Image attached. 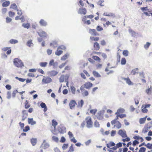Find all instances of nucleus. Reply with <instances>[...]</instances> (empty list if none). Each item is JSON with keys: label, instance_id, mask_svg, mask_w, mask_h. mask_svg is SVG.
Listing matches in <instances>:
<instances>
[{"label": "nucleus", "instance_id": "1", "mask_svg": "<svg viewBox=\"0 0 152 152\" xmlns=\"http://www.w3.org/2000/svg\"><path fill=\"white\" fill-rule=\"evenodd\" d=\"M85 121H83L81 124V126L82 127H83L85 125V122L86 124V126L88 128L92 127L93 125V123L92 121V118L90 116L87 117L85 119Z\"/></svg>", "mask_w": 152, "mask_h": 152}, {"label": "nucleus", "instance_id": "2", "mask_svg": "<svg viewBox=\"0 0 152 152\" xmlns=\"http://www.w3.org/2000/svg\"><path fill=\"white\" fill-rule=\"evenodd\" d=\"M14 65L17 67H21L23 66V64L22 61L18 58H15L13 61Z\"/></svg>", "mask_w": 152, "mask_h": 152}, {"label": "nucleus", "instance_id": "3", "mask_svg": "<svg viewBox=\"0 0 152 152\" xmlns=\"http://www.w3.org/2000/svg\"><path fill=\"white\" fill-rule=\"evenodd\" d=\"M66 49L65 46L63 45H61L58 47L57 48V50L55 52V54L57 56H59L62 53V50H64Z\"/></svg>", "mask_w": 152, "mask_h": 152}, {"label": "nucleus", "instance_id": "4", "mask_svg": "<svg viewBox=\"0 0 152 152\" xmlns=\"http://www.w3.org/2000/svg\"><path fill=\"white\" fill-rule=\"evenodd\" d=\"M69 77V76L68 74L65 75H62L59 78V81L60 82H63L64 80L65 82H67V84L68 80Z\"/></svg>", "mask_w": 152, "mask_h": 152}, {"label": "nucleus", "instance_id": "5", "mask_svg": "<svg viewBox=\"0 0 152 152\" xmlns=\"http://www.w3.org/2000/svg\"><path fill=\"white\" fill-rule=\"evenodd\" d=\"M77 104L76 101L74 100H71L69 103V106L71 109H74Z\"/></svg>", "mask_w": 152, "mask_h": 152}, {"label": "nucleus", "instance_id": "6", "mask_svg": "<svg viewBox=\"0 0 152 152\" xmlns=\"http://www.w3.org/2000/svg\"><path fill=\"white\" fill-rule=\"evenodd\" d=\"M52 79L49 77H44L42 80V82L45 84H47L51 82Z\"/></svg>", "mask_w": 152, "mask_h": 152}, {"label": "nucleus", "instance_id": "7", "mask_svg": "<svg viewBox=\"0 0 152 152\" xmlns=\"http://www.w3.org/2000/svg\"><path fill=\"white\" fill-rule=\"evenodd\" d=\"M150 104H143L142 106V111L144 113H147L148 110L146 109V108H149L151 106Z\"/></svg>", "mask_w": 152, "mask_h": 152}, {"label": "nucleus", "instance_id": "8", "mask_svg": "<svg viewBox=\"0 0 152 152\" xmlns=\"http://www.w3.org/2000/svg\"><path fill=\"white\" fill-rule=\"evenodd\" d=\"M89 33L92 35L96 36L99 35V34L97 32L96 29H90Z\"/></svg>", "mask_w": 152, "mask_h": 152}, {"label": "nucleus", "instance_id": "9", "mask_svg": "<svg viewBox=\"0 0 152 152\" xmlns=\"http://www.w3.org/2000/svg\"><path fill=\"white\" fill-rule=\"evenodd\" d=\"M92 86L93 84L89 82H86L84 85H83V88L88 89H90Z\"/></svg>", "mask_w": 152, "mask_h": 152}, {"label": "nucleus", "instance_id": "10", "mask_svg": "<svg viewBox=\"0 0 152 152\" xmlns=\"http://www.w3.org/2000/svg\"><path fill=\"white\" fill-rule=\"evenodd\" d=\"M87 12V11L86 9L85 8H80L78 11V13L81 14L85 15Z\"/></svg>", "mask_w": 152, "mask_h": 152}, {"label": "nucleus", "instance_id": "11", "mask_svg": "<svg viewBox=\"0 0 152 152\" xmlns=\"http://www.w3.org/2000/svg\"><path fill=\"white\" fill-rule=\"evenodd\" d=\"M118 134L121 135L123 138H125L127 137L126 132L122 130H120L118 132Z\"/></svg>", "mask_w": 152, "mask_h": 152}, {"label": "nucleus", "instance_id": "12", "mask_svg": "<svg viewBox=\"0 0 152 152\" xmlns=\"http://www.w3.org/2000/svg\"><path fill=\"white\" fill-rule=\"evenodd\" d=\"M37 33L39 36L42 37H45L47 36V33L44 31H40Z\"/></svg>", "mask_w": 152, "mask_h": 152}, {"label": "nucleus", "instance_id": "13", "mask_svg": "<svg viewBox=\"0 0 152 152\" xmlns=\"http://www.w3.org/2000/svg\"><path fill=\"white\" fill-rule=\"evenodd\" d=\"M22 120L24 121L28 116L27 112L26 110H23L22 112Z\"/></svg>", "mask_w": 152, "mask_h": 152}, {"label": "nucleus", "instance_id": "14", "mask_svg": "<svg viewBox=\"0 0 152 152\" xmlns=\"http://www.w3.org/2000/svg\"><path fill=\"white\" fill-rule=\"evenodd\" d=\"M39 23L41 26H46L47 25V22L43 19L40 20L39 22Z\"/></svg>", "mask_w": 152, "mask_h": 152}, {"label": "nucleus", "instance_id": "15", "mask_svg": "<svg viewBox=\"0 0 152 152\" xmlns=\"http://www.w3.org/2000/svg\"><path fill=\"white\" fill-rule=\"evenodd\" d=\"M123 79L125 80L126 83L129 85H132L133 83L131 81L129 78L128 77L127 78H123Z\"/></svg>", "mask_w": 152, "mask_h": 152}, {"label": "nucleus", "instance_id": "16", "mask_svg": "<svg viewBox=\"0 0 152 152\" xmlns=\"http://www.w3.org/2000/svg\"><path fill=\"white\" fill-rule=\"evenodd\" d=\"M94 48L95 50H98L100 49V46L99 44L96 42L94 44Z\"/></svg>", "mask_w": 152, "mask_h": 152}, {"label": "nucleus", "instance_id": "17", "mask_svg": "<svg viewBox=\"0 0 152 152\" xmlns=\"http://www.w3.org/2000/svg\"><path fill=\"white\" fill-rule=\"evenodd\" d=\"M97 118L99 120H102L103 118V114L101 112H99L97 115Z\"/></svg>", "mask_w": 152, "mask_h": 152}, {"label": "nucleus", "instance_id": "18", "mask_svg": "<svg viewBox=\"0 0 152 152\" xmlns=\"http://www.w3.org/2000/svg\"><path fill=\"white\" fill-rule=\"evenodd\" d=\"M48 73L50 76L53 77L57 75L58 72L54 70H52L49 72Z\"/></svg>", "mask_w": 152, "mask_h": 152}, {"label": "nucleus", "instance_id": "19", "mask_svg": "<svg viewBox=\"0 0 152 152\" xmlns=\"http://www.w3.org/2000/svg\"><path fill=\"white\" fill-rule=\"evenodd\" d=\"M84 101L83 99H81L78 102L77 107L79 108H81L82 107Z\"/></svg>", "mask_w": 152, "mask_h": 152}, {"label": "nucleus", "instance_id": "20", "mask_svg": "<svg viewBox=\"0 0 152 152\" xmlns=\"http://www.w3.org/2000/svg\"><path fill=\"white\" fill-rule=\"evenodd\" d=\"M122 146V144L121 142H119L116 144V146L112 148L111 149H114V150H116L118 148L121 147Z\"/></svg>", "mask_w": 152, "mask_h": 152}, {"label": "nucleus", "instance_id": "21", "mask_svg": "<svg viewBox=\"0 0 152 152\" xmlns=\"http://www.w3.org/2000/svg\"><path fill=\"white\" fill-rule=\"evenodd\" d=\"M28 123L31 125H34L36 124V122L33 120L32 118H28Z\"/></svg>", "mask_w": 152, "mask_h": 152}, {"label": "nucleus", "instance_id": "22", "mask_svg": "<svg viewBox=\"0 0 152 152\" xmlns=\"http://www.w3.org/2000/svg\"><path fill=\"white\" fill-rule=\"evenodd\" d=\"M59 132L61 134H64L66 132V128L64 127H60L58 129Z\"/></svg>", "mask_w": 152, "mask_h": 152}, {"label": "nucleus", "instance_id": "23", "mask_svg": "<svg viewBox=\"0 0 152 152\" xmlns=\"http://www.w3.org/2000/svg\"><path fill=\"white\" fill-rule=\"evenodd\" d=\"M147 117V116H146L145 117L140 118L139 120V123L140 124H143L145 123Z\"/></svg>", "mask_w": 152, "mask_h": 152}, {"label": "nucleus", "instance_id": "24", "mask_svg": "<svg viewBox=\"0 0 152 152\" xmlns=\"http://www.w3.org/2000/svg\"><path fill=\"white\" fill-rule=\"evenodd\" d=\"M115 145V143L112 142H110L108 143L106 145L107 147L108 148H109L110 149H111V148H110L111 147L114 146Z\"/></svg>", "mask_w": 152, "mask_h": 152}, {"label": "nucleus", "instance_id": "25", "mask_svg": "<svg viewBox=\"0 0 152 152\" xmlns=\"http://www.w3.org/2000/svg\"><path fill=\"white\" fill-rule=\"evenodd\" d=\"M133 138L136 140H140V142H142L143 141V139L142 137H140L139 136H135L133 137Z\"/></svg>", "mask_w": 152, "mask_h": 152}, {"label": "nucleus", "instance_id": "26", "mask_svg": "<svg viewBox=\"0 0 152 152\" xmlns=\"http://www.w3.org/2000/svg\"><path fill=\"white\" fill-rule=\"evenodd\" d=\"M90 39L92 41L97 42L99 40V38L98 37L91 36L90 37Z\"/></svg>", "mask_w": 152, "mask_h": 152}, {"label": "nucleus", "instance_id": "27", "mask_svg": "<svg viewBox=\"0 0 152 152\" xmlns=\"http://www.w3.org/2000/svg\"><path fill=\"white\" fill-rule=\"evenodd\" d=\"M40 106L42 108H44V112H46L47 110V107L45 103L43 102H42L40 104Z\"/></svg>", "mask_w": 152, "mask_h": 152}, {"label": "nucleus", "instance_id": "28", "mask_svg": "<svg viewBox=\"0 0 152 152\" xmlns=\"http://www.w3.org/2000/svg\"><path fill=\"white\" fill-rule=\"evenodd\" d=\"M125 111V110L123 108H120L118 109L117 112L115 113V114H119L120 113H124Z\"/></svg>", "mask_w": 152, "mask_h": 152}, {"label": "nucleus", "instance_id": "29", "mask_svg": "<svg viewBox=\"0 0 152 152\" xmlns=\"http://www.w3.org/2000/svg\"><path fill=\"white\" fill-rule=\"evenodd\" d=\"M10 2L9 1H6L4 2L2 5L3 7H7L10 4Z\"/></svg>", "mask_w": 152, "mask_h": 152}, {"label": "nucleus", "instance_id": "30", "mask_svg": "<svg viewBox=\"0 0 152 152\" xmlns=\"http://www.w3.org/2000/svg\"><path fill=\"white\" fill-rule=\"evenodd\" d=\"M92 73L94 76L96 77H100L101 75H100L97 72L94 71Z\"/></svg>", "mask_w": 152, "mask_h": 152}, {"label": "nucleus", "instance_id": "31", "mask_svg": "<svg viewBox=\"0 0 152 152\" xmlns=\"http://www.w3.org/2000/svg\"><path fill=\"white\" fill-rule=\"evenodd\" d=\"M70 89L72 93L74 94H75L76 91L75 87L73 86H71Z\"/></svg>", "mask_w": 152, "mask_h": 152}, {"label": "nucleus", "instance_id": "32", "mask_svg": "<svg viewBox=\"0 0 152 152\" xmlns=\"http://www.w3.org/2000/svg\"><path fill=\"white\" fill-rule=\"evenodd\" d=\"M31 142L33 146H34L37 142V140L36 139L32 138L31 140Z\"/></svg>", "mask_w": 152, "mask_h": 152}, {"label": "nucleus", "instance_id": "33", "mask_svg": "<svg viewBox=\"0 0 152 152\" xmlns=\"http://www.w3.org/2000/svg\"><path fill=\"white\" fill-rule=\"evenodd\" d=\"M48 64V63L47 62H40L39 65L41 67H45Z\"/></svg>", "mask_w": 152, "mask_h": 152}, {"label": "nucleus", "instance_id": "34", "mask_svg": "<svg viewBox=\"0 0 152 152\" xmlns=\"http://www.w3.org/2000/svg\"><path fill=\"white\" fill-rule=\"evenodd\" d=\"M150 129V127H145L142 130V132L144 133H145L148 131Z\"/></svg>", "mask_w": 152, "mask_h": 152}, {"label": "nucleus", "instance_id": "35", "mask_svg": "<svg viewBox=\"0 0 152 152\" xmlns=\"http://www.w3.org/2000/svg\"><path fill=\"white\" fill-rule=\"evenodd\" d=\"M97 111V110L96 109H93L90 110V113L92 115H94Z\"/></svg>", "mask_w": 152, "mask_h": 152}, {"label": "nucleus", "instance_id": "36", "mask_svg": "<svg viewBox=\"0 0 152 152\" xmlns=\"http://www.w3.org/2000/svg\"><path fill=\"white\" fill-rule=\"evenodd\" d=\"M10 8L12 9L15 10H17L18 9L16 5L15 4H12L10 6Z\"/></svg>", "mask_w": 152, "mask_h": 152}, {"label": "nucleus", "instance_id": "37", "mask_svg": "<svg viewBox=\"0 0 152 152\" xmlns=\"http://www.w3.org/2000/svg\"><path fill=\"white\" fill-rule=\"evenodd\" d=\"M92 58L95 61L100 62L101 61L100 58L97 56H92Z\"/></svg>", "mask_w": 152, "mask_h": 152}, {"label": "nucleus", "instance_id": "38", "mask_svg": "<svg viewBox=\"0 0 152 152\" xmlns=\"http://www.w3.org/2000/svg\"><path fill=\"white\" fill-rule=\"evenodd\" d=\"M68 55H69L68 54H66L61 57V60L63 61L65 60L66 59H67L68 58Z\"/></svg>", "mask_w": 152, "mask_h": 152}, {"label": "nucleus", "instance_id": "39", "mask_svg": "<svg viewBox=\"0 0 152 152\" xmlns=\"http://www.w3.org/2000/svg\"><path fill=\"white\" fill-rule=\"evenodd\" d=\"M129 54V52L127 50H124L123 51V54L125 56H127Z\"/></svg>", "mask_w": 152, "mask_h": 152}, {"label": "nucleus", "instance_id": "40", "mask_svg": "<svg viewBox=\"0 0 152 152\" xmlns=\"http://www.w3.org/2000/svg\"><path fill=\"white\" fill-rule=\"evenodd\" d=\"M126 60L125 58H122L121 61V64L122 65H125L126 63Z\"/></svg>", "mask_w": 152, "mask_h": 152}, {"label": "nucleus", "instance_id": "41", "mask_svg": "<svg viewBox=\"0 0 152 152\" xmlns=\"http://www.w3.org/2000/svg\"><path fill=\"white\" fill-rule=\"evenodd\" d=\"M22 26L24 27L25 28H28L30 26V25L29 23H23L22 24Z\"/></svg>", "mask_w": 152, "mask_h": 152}, {"label": "nucleus", "instance_id": "42", "mask_svg": "<svg viewBox=\"0 0 152 152\" xmlns=\"http://www.w3.org/2000/svg\"><path fill=\"white\" fill-rule=\"evenodd\" d=\"M30 105L28 104V101L26 100L25 102V107L26 109H27L29 108Z\"/></svg>", "mask_w": 152, "mask_h": 152}, {"label": "nucleus", "instance_id": "43", "mask_svg": "<svg viewBox=\"0 0 152 152\" xmlns=\"http://www.w3.org/2000/svg\"><path fill=\"white\" fill-rule=\"evenodd\" d=\"M10 42L12 44H15L17 43L18 42V41L15 39H12L10 40Z\"/></svg>", "mask_w": 152, "mask_h": 152}, {"label": "nucleus", "instance_id": "44", "mask_svg": "<svg viewBox=\"0 0 152 152\" xmlns=\"http://www.w3.org/2000/svg\"><path fill=\"white\" fill-rule=\"evenodd\" d=\"M138 70L137 68H136L134 69H133L131 72V74L132 75H135L136 73H137V71Z\"/></svg>", "mask_w": 152, "mask_h": 152}, {"label": "nucleus", "instance_id": "45", "mask_svg": "<svg viewBox=\"0 0 152 152\" xmlns=\"http://www.w3.org/2000/svg\"><path fill=\"white\" fill-rule=\"evenodd\" d=\"M55 66V63L53 59L51 60L49 63V66Z\"/></svg>", "mask_w": 152, "mask_h": 152}, {"label": "nucleus", "instance_id": "46", "mask_svg": "<svg viewBox=\"0 0 152 152\" xmlns=\"http://www.w3.org/2000/svg\"><path fill=\"white\" fill-rule=\"evenodd\" d=\"M58 123L55 121L53 120L52 121V125L53 126L54 128H55L56 126L57 125Z\"/></svg>", "mask_w": 152, "mask_h": 152}, {"label": "nucleus", "instance_id": "47", "mask_svg": "<svg viewBox=\"0 0 152 152\" xmlns=\"http://www.w3.org/2000/svg\"><path fill=\"white\" fill-rule=\"evenodd\" d=\"M82 94L85 96H87L88 95V93L87 91L84 90L83 91Z\"/></svg>", "mask_w": 152, "mask_h": 152}, {"label": "nucleus", "instance_id": "48", "mask_svg": "<svg viewBox=\"0 0 152 152\" xmlns=\"http://www.w3.org/2000/svg\"><path fill=\"white\" fill-rule=\"evenodd\" d=\"M145 146L148 148L151 149L152 148V144L148 143L146 145H145Z\"/></svg>", "mask_w": 152, "mask_h": 152}, {"label": "nucleus", "instance_id": "49", "mask_svg": "<svg viewBox=\"0 0 152 152\" xmlns=\"http://www.w3.org/2000/svg\"><path fill=\"white\" fill-rule=\"evenodd\" d=\"M124 139H123L122 141H123L124 142H129L130 140V139L129 137H128L127 136Z\"/></svg>", "mask_w": 152, "mask_h": 152}, {"label": "nucleus", "instance_id": "50", "mask_svg": "<svg viewBox=\"0 0 152 152\" xmlns=\"http://www.w3.org/2000/svg\"><path fill=\"white\" fill-rule=\"evenodd\" d=\"M27 46L29 47L33 45L32 43V40H30L28 41L27 42Z\"/></svg>", "mask_w": 152, "mask_h": 152}, {"label": "nucleus", "instance_id": "51", "mask_svg": "<svg viewBox=\"0 0 152 152\" xmlns=\"http://www.w3.org/2000/svg\"><path fill=\"white\" fill-rule=\"evenodd\" d=\"M52 139L54 141L56 142H58V138L55 136H53L52 137Z\"/></svg>", "mask_w": 152, "mask_h": 152}, {"label": "nucleus", "instance_id": "52", "mask_svg": "<svg viewBox=\"0 0 152 152\" xmlns=\"http://www.w3.org/2000/svg\"><path fill=\"white\" fill-rule=\"evenodd\" d=\"M15 78L16 79L22 82H24V81H25L26 80L25 79L20 78H19L18 77H16Z\"/></svg>", "mask_w": 152, "mask_h": 152}, {"label": "nucleus", "instance_id": "53", "mask_svg": "<svg viewBox=\"0 0 152 152\" xmlns=\"http://www.w3.org/2000/svg\"><path fill=\"white\" fill-rule=\"evenodd\" d=\"M30 129V127L29 126H27L25 127L23 129V131L24 132H27Z\"/></svg>", "mask_w": 152, "mask_h": 152}, {"label": "nucleus", "instance_id": "54", "mask_svg": "<svg viewBox=\"0 0 152 152\" xmlns=\"http://www.w3.org/2000/svg\"><path fill=\"white\" fill-rule=\"evenodd\" d=\"M96 29L98 31H100L103 30V28L100 26H98L96 28Z\"/></svg>", "mask_w": 152, "mask_h": 152}, {"label": "nucleus", "instance_id": "55", "mask_svg": "<svg viewBox=\"0 0 152 152\" xmlns=\"http://www.w3.org/2000/svg\"><path fill=\"white\" fill-rule=\"evenodd\" d=\"M103 15L108 16H110L113 15L112 13H108L107 12H105L103 14Z\"/></svg>", "mask_w": 152, "mask_h": 152}, {"label": "nucleus", "instance_id": "56", "mask_svg": "<svg viewBox=\"0 0 152 152\" xmlns=\"http://www.w3.org/2000/svg\"><path fill=\"white\" fill-rule=\"evenodd\" d=\"M6 22L7 23L10 22L12 20V19L8 17H7L6 18Z\"/></svg>", "mask_w": 152, "mask_h": 152}, {"label": "nucleus", "instance_id": "57", "mask_svg": "<svg viewBox=\"0 0 152 152\" xmlns=\"http://www.w3.org/2000/svg\"><path fill=\"white\" fill-rule=\"evenodd\" d=\"M8 14L9 16L10 17H13L15 15V13L12 11H9Z\"/></svg>", "mask_w": 152, "mask_h": 152}, {"label": "nucleus", "instance_id": "58", "mask_svg": "<svg viewBox=\"0 0 152 152\" xmlns=\"http://www.w3.org/2000/svg\"><path fill=\"white\" fill-rule=\"evenodd\" d=\"M150 44H151L150 43L148 42H147L146 44H145L144 46V48L145 49H148V48Z\"/></svg>", "mask_w": 152, "mask_h": 152}, {"label": "nucleus", "instance_id": "59", "mask_svg": "<svg viewBox=\"0 0 152 152\" xmlns=\"http://www.w3.org/2000/svg\"><path fill=\"white\" fill-rule=\"evenodd\" d=\"M94 126L96 127H99L100 126V124L97 121H96L94 122Z\"/></svg>", "mask_w": 152, "mask_h": 152}, {"label": "nucleus", "instance_id": "60", "mask_svg": "<svg viewBox=\"0 0 152 152\" xmlns=\"http://www.w3.org/2000/svg\"><path fill=\"white\" fill-rule=\"evenodd\" d=\"M7 98L8 99H10L11 98V92L10 91H8L7 93Z\"/></svg>", "mask_w": 152, "mask_h": 152}, {"label": "nucleus", "instance_id": "61", "mask_svg": "<svg viewBox=\"0 0 152 152\" xmlns=\"http://www.w3.org/2000/svg\"><path fill=\"white\" fill-rule=\"evenodd\" d=\"M18 91L17 90H15L12 93V96L13 97H15V95H16V94L17 93H18Z\"/></svg>", "mask_w": 152, "mask_h": 152}, {"label": "nucleus", "instance_id": "62", "mask_svg": "<svg viewBox=\"0 0 152 152\" xmlns=\"http://www.w3.org/2000/svg\"><path fill=\"white\" fill-rule=\"evenodd\" d=\"M145 150L146 148H145L141 147L140 149L139 152H145Z\"/></svg>", "mask_w": 152, "mask_h": 152}, {"label": "nucleus", "instance_id": "63", "mask_svg": "<svg viewBox=\"0 0 152 152\" xmlns=\"http://www.w3.org/2000/svg\"><path fill=\"white\" fill-rule=\"evenodd\" d=\"M68 144H67L64 143L62 146V148L63 150H65L68 147Z\"/></svg>", "mask_w": 152, "mask_h": 152}, {"label": "nucleus", "instance_id": "64", "mask_svg": "<svg viewBox=\"0 0 152 152\" xmlns=\"http://www.w3.org/2000/svg\"><path fill=\"white\" fill-rule=\"evenodd\" d=\"M139 143V142L136 140H135L133 141V145L134 146H135L136 145L138 144Z\"/></svg>", "mask_w": 152, "mask_h": 152}]
</instances>
